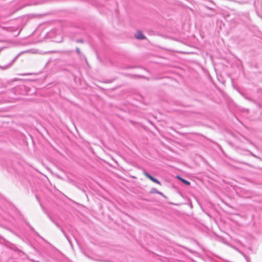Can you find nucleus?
I'll return each mask as SVG.
<instances>
[{
    "instance_id": "f257e3e1",
    "label": "nucleus",
    "mask_w": 262,
    "mask_h": 262,
    "mask_svg": "<svg viewBox=\"0 0 262 262\" xmlns=\"http://www.w3.org/2000/svg\"><path fill=\"white\" fill-rule=\"evenodd\" d=\"M144 175L147 177V178H148L150 180H151V181H152L153 182H155L160 185H161V182L158 181L157 179L154 178V177H152L151 176H150L149 174H148L147 172H144L143 173Z\"/></svg>"
},
{
    "instance_id": "f03ea898",
    "label": "nucleus",
    "mask_w": 262,
    "mask_h": 262,
    "mask_svg": "<svg viewBox=\"0 0 262 262\" xmlns=\"http://www.w3.org/2000/svg\"><path fill=\"white\" fill-rule=\"evenodd\" d=\"M135 36L136 38L139 39H144L146 38L141 31H137Z\"/></svg>"
},
{
    "instance_id": "7ed1b4c3",
    "label": "nucleus",
    "mask_w": 262,
    "mask_h": 262,
    "mask_svg": "<svg viewBox=\"0 0 262 262\" xmlns=\"http://www.w3.org/2000/svg\"><path fill=\"white\" fill-rule=\"evenodd\" d=\"M177 178L180 180L181 181H182L183 183L185 184L186 185H190V183L189 181L181 178L180 176H177Z\"/></svg>"
},
{
    "instance_id": "20e7f679",
    "label": "nucleus",
    "mask_w": 262,
    "mask_h": 262,
    "mask_svg": "<svg viewBox=\"0 0 262 262\" xmlns=\"http://www.w3.org/2000/svg\"><path fill=\"white\" fill-rule=\"evenodd\" d=\"M152 192H155V193H158V194H161V195H162V193L161 192H160L158 191L156 189H153L152 190Z\"/></svg>"
},
{
    "instance_id": "39448f33",
    "label": "nucleus",
    "mask_w": 262,
    "mask_h": 262,
    "mask_svg": "<svg viewBox=\"0 0 262 262\" xmlns=\"http://www.w3.org/2000/svg\"><path fill=\"white\" fill-rule=\"evenodd\" d=\"M20 75L25 76V75H29V74H20Z\"/></svg>"
}]
</instances>
